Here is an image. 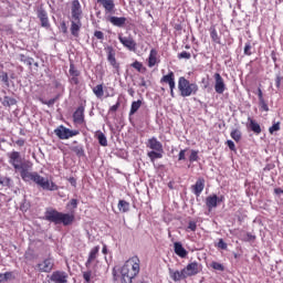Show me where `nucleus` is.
<instances>
[{
  "instance_id": "obj_57",
  "label": "nucleus",
  "mask_w": 283,
  "mask_h": 283,
  "mask_svg": "<svg viewBox=\"0 0 283 283\" xmlns=\"http://www.w3.org/2000/svg\"><path fill=\"white\" fill-rule=\"evenodd\" d=\"M43 105H48L49 107L51 105H54V103H56V99L55 98H51L49 101H42Z\"/></svg>"
},
{
  "instance_id": "obj_36",
  "label": "nucleus",
  "mask_w": 283,
  "mask_h": 283,
  "mask_svg": "<svg viewBox=\"0 0 283 283\" xmlns=\"http://www.w3.org/2000/svg\"><path fill=\"white\" fill-rule=\"evenodd\" d=\"M0 81L7 85V87H10V77L6 73V71H0Z\"/></svg>"
},
{
  "instance_id": "obj_58",
  "label": "nucleus",
  "mask_w": 283,
  "mask_h": 283,
  "mask_svg": "<svg viewBox=\"0 0 283 283\" xmlns=\"http://www.w3.org/2000/svg\"><path fill=\"white\" fill-rule=\"evenodd\" d=\"M24 63L29 67H32V64L34 63V60L32 57H28L27 60H24Z\"/></svg>"
},
{
  "instance_id": "obj_13",
  "label": "nucleus",
  "mask_w": 283,
  "mask_h": 283,
  "mask_svg": "<svg viewBox=\"0 0 283 283\" xmlns=\"http://www.w3.org/2000/svg\"><path fill=\"white\" fill-rule=\"evenodd\" d=\"M69 74H70V83L71 85H78V83H81V71H78L76 69V65H74V63H70V70H69Z\"/></svg>"
},
{
  "instance_id": "obj_56",
  "label": "nucleus",
  "mask_w": 283,
  "mask_h": 283,
  "mask_svg": "<svg viewBox=\"0 0 283 283\" xmlns=\"http://www.w3.org/2000/svg\"><path fill=\"white\" fill-rule=\"evenodd\" d=\"M275 85H276L277 90H280V87L282 86V76L277 75L275 77Z\"/></svg>"
},
{
  "instance_id": "obj_47",
  "label": "nucleus",
  "mask_w": 283,
  "mask_h": 283,
  "mask_svg": "<svg viewBox=\"0 0 283 283\" xmlns=\"http://www.w3.org/2000/svg\"><path fill=\"white\" fill-rule=\"evenodd\" d=\"M270 134H273L274 132H280V122L273 124L270 128H269Z\"/></svg>"
},
{
  "instance_id": "obj_54",
  "label": "nucleus",
  "mask_w": 283,
  "mask_h": 283,
  "mask_svg": "<svg viewBox=\"0 0 283 283\" xmlns=\"http://www.w3.org/2000/svg\"><path fill=\"white\" fill-rule=\"evenodd\" d=\"M3 275H4V280H7V282H8V280H14V272H6V273H3Z\"/></svg>"
},
{
  "instance_id": "obj_28",
  "label": "nucleus",
  "mask_w": 283,
  "mask_h": 283,
  "mask_svg": "<svg viewBox=\"0 0 283 283\" xmlns=\"http://www.w3.org/2000/svg\"><path fill=\"white\" fill-rule=\"evenodd\" d=\"M95 138L98 140V143L102 147H107V137L105 136V134L103 132L97 130L95 133Z\"/></svg>"
},
{
  "instance_id": "obj_30",
  "label": "nucleus",
  "mask_w": 283,
  "mask_h": 283,
  "mask_svg": "<svg viewBox=\"0 0 283 283\" xmlns=\"http://www.w3.org/2000/svg\"><path fill=\"white\" fill-rule=\"evenodd\" d=\"M142 106H143L142 99H137V101L133 102L130 105L129 116H134V114H136V112H138Z\"/></svg>"
},
{
  "instance_id": "obj_46",
  "label": "nucleus",
  "mask_w": 283,
  "mask_h": 283,
  "mask_svg": "<svg viewBox=\"0 0 283 283\" xmlns=\"http://www.w3.org/2000/svg\"><path fill=\"white\" fill-rule=\"evenodd\" d=\"M118 107H120V101H117L115 105L111 106L108 112L111 114H114V113L118 112Z\"/></svg>"
},
{
  "instance_id": "obj_9",
  "label": "nucleus",
  "mask_w": 283,
  "mask_h": 283,
  "mask_svg": "<svg viewBox=\"0 0 283 283\" xmlns=\"http://www.w3.org/2000/svg\"><path fill=\"white\" fill-rule=\"evenodd\" d=\"M200 271H202V268L200 266V263L196 261L188 263L187 266L184 268L186 277H193V275H198Z\"/></svg>"
},
{
  "instance_id": "obj_15",
  "label": "nucleus",
  "mask_w": 283,
  "mask_h": 283,
  "mask_svg": "<svg viewBox=\"0 0 283 283\" xmlns=\"http://www.w3.org/2000/svg\"><path fill=\"white\" fill-rule=\"evenodd\" d=\"M106 21L111 22L112 25L115 28H125V23H127V18L125 17H116V15H108Z\"/></svg>"
},
{
  "instance_id": "obj_60",
  "label": "nucleus",
  "mask_w": 283,
  "mask_h": 283,
  "mask_svg": "<svg viewBox=\"0 0 283 283\" xmlns=\"http://www.w3.org/2000/svg\"><path fill=\"white\" fill-rule=\"evenodd\" d=\"M258 96H259V102L264 101V95L262 93V88H258Z\"/></svg>"
},
{
  "instance_id": "obj_25",
  "label": "nucleus",
  "mask_w": 283,
  "mask_h": 283,
  "mask_svg": "<svg viewBox=\"0 0 283 283\" xmlns=\"http://www.w3.org/2000/svg\"><path fill=\"white\" fill-rule=\"evenodd\" d=\"M174 251L176 253V255H178L179 258H187V255H189V252L185 249V247H182V243L180 242H175L174 243Z\"/></svg>"
},
{
  "instance_id": "obj_45",
  "label": "nucleus",
  "mask_w": 283,
  "mask_h": 283,
  "mask_svg": "<svg viewBox=\"0 0 283 283\" xmlns=\"http://www.w3.org/2000/svg\"><path fill=\"white\" fill-rule=\"evenodd\" d=\"M178 59H186L189 60L191 59V53L187 52V51H182L181 53H178Z\"/></svg>"
},
{
  "instance_id": "obj_59",
  "label": "nucleus",
  "mask_w": 283,
  "mask_h": 283,
  "mask_svg": "<svg viewBox=\"0 0 283 283\" xmlns=\"http://www.w3.org/2000/svg\"><path fill=\"white\" fill-rule=\"evenodd\" d=\"M15 145H17L18 147H23V145H25V139L20 138V139H18V140H15Z\"/></svg>"
},
{
  "instance_id": "obj_16",
  "label": "nucleus",
  "mask_w": 283,
  "mask_h": 283,
  "mask_svg": "<svg viewBox=\"0 0 283 283\" xmlns=\"http://www.w3.org/2000/svg\"><path fill=\"white\" fill-rule=\"evenodd\" d=\"M67 273L63 271H55L51 275V282L54 283H67Z\"/></svg>"
},
{
  "instance_id": "obj_10",
  "label": "nucleus",
  "mask_w": 283,
  "mask_h": 283,
  "mask_svg": "<svg viewBox=\"0 0 283 283\" xmlns=\"http://www.w3.org/2000/svg\"><path fill=\"white\" fill-rule=\"evenodd\" d=\"M118 41L126 50H129V52H136V40H134L132 35L123 36V34H119Z\"/></svg>"
},
{
  "instance_id": "obj_50",
  "label": "nucleus",
  "mask_w": 283,
  "mask_h": 283,
  "mask_svg": "<svg viewBox=\"0 0 283 283\" xmlns=\"http://www.w3.org/2000/svg\"><path fill=\"white\" fill-rule=\"evenodd\" d=\"M259 105H260L261 109H263V112H269V105L266 104V102L264 99H261L259 102Z\"/></svg>"
},
{
  "instance_id": "obj_19",
  "label": "nucleus",
  "mask_w": 283,
  "mask_h": 283,
  "mask_svg": "<svg viewBox=\"0 0 283 283\" xmlns=\"http://www.w3.org/2000/svg\"><path fill=\"white\" fill-rule=\"evenodd\" d=\"M101 251V247L96 245L94 248L91 249L90 253H88V258L85 262V266L86 269H90V266H92V263L98 258V252Z\"/></svg>"
},
{
  "instance_id": "obj_1",
  "label": "nucleus",
  "mask_w": 283,
  "mask_h": 283,
  "mask_svg": "<svg viewBox=\"0 0 283 283\" xmlns=\"http://www.w3.org/2000/svg\"><path fill=\"white\" fill-rule=\"evenodd\" d=\"M8 158L9 165L20 174L24 182H34L44 191H59V186L54 181L39 175L36 171H30L32 169V163L23 161L21 153L13 150L8 154Z\"/></svg>"
},
{
  "instance_id": "obj_14",
  "label": "nucleus",
  "mask_w": 283,
  "mask_h": 283,
  "mask_svg": "<svg viewBox=\"0 0 283 283\" xmlns=\"http://www.w3.org/2000/svg\"><path fill=\"white\" fill-rule=\"evenodd\" d=\"M73 122L75 125H83L85 123V107L78 106L73 113Z\"/></svg>"
},
{
  "instance_id": "obj_63",
  "label": "nucleus",
  "mask_w": 283,
  "mask_h": 283,
  "mask_svg": "<svg viewBox=\"0 0 283 283\" xmlns=\"http://www.w3.org/2000/svg\"><path fill=\"white\" fill-rule=\"evenodd\" d=\"M8 282L6 280V275L3 273H0V283Z\"/></svg>"
},
{
  "instance_id": "obj_52",
  "label": "nucleus",
  "mask_w": 283,
  "mask_h": 283,
  "mask_svg": "<svg viewBox=\"0 0 283 283\" xmlns=\"http://www.w3.org/2000/svg\"><path fill=\"white\" fill-rule=\"evenodd\" d=\"M226 144L228 145L230 151H235V143H233V140L229 139L226 142Z\"/></svg>"
},
{
  "instance_id": "obj_8",
  "label": "nucleus",
  "mask_w": 283,
  "mask_h": 283,
  "mask_svg": "<svg viewBox=\"0 0 283 283\" xmlns=\"http://www.w3.org/2000/svg\"><path fill=\"white\" fill-rule=\"evenodd\" d=\"M39 273H52L54 270V258L48 256L42 262L36 264Z\"/></svg>"
},
{
  "instance_id": "obj_20",
  "label": "nucleus",
  "mask_w": 283,
  "mask_h": 283,
  "mask_svg": "<svg viewBox=\"0 0 283 283\" xmlns=\"http://www.w3.org/2000/svg\"><path fill=\"white\" fill-rule=\"evenodd\" d=\"M97 3L103 6L106 14H114L116 10V3H114V0H97Z\"/></svg>"
},
{
  "instance_id": "obj_3",
  "label": "nucleus",
  "mask_w": 283,
  "mask_h": 283,
  "mask_svg": "<svg viewBox=\"0 0 283 283\" xmlns=\"http://www.w3.org/2000/svg\"><path fill=\"white\" fill-rule=\"evenodd\" d=\"M83 7L81 6V1L73 0L71 2V34L73 36H78L81 32V28H83Z\"/></svg>"
},
{
  "instance_id": "obj_11",
  "label": "nucleus",
  "mask_w": 283,
  "mask_h": 283,
  "mask_svg": "<svg viewBox=\"0 0 283 283\" xmlns=\"http://www.w3.org/2000/svg\"><path fill=\"white\" fill-rule=\"evenodd\" d=\"M105 52L107 54V61L114 70H120V64L116 62V50H114V46L108 45L105 48Z\"/></svg>"
},
{
  "instance_id": "obj_38",
  "label": "nucleus",
  "mask_w": 283,
  "mask_h": 283,
  "mask_svg": "<svg viewBox=\"0 0 283 283\" xmlns=\"http://www.w3.org/2000/svg\"><path fill=\"white\" fill-rule=\"evenodd\" d=\"M72 151L74 153V154H76V156H85V150L83 149V147H81V146H74L73 148H72Z\"/></svg>"
},
{
  "instance_id": "obj_37",
  "label": "nucleus",
  "mask_w": 283,
  "mask_h": 283,
  "mask_svg": "<svg viewBox=\"0 0 283 283\" xmlns=\"http://www.w3.org/2000/svg\"><path fill=\"white\" fill-rule=\"evenodd\" d=\"M199 151L198 150H190V156H189V163H198L199 160V156H198Z\"/></svg>"
},
{
  "instance_id": "obj_62",
  "label": "nucleus",
  "mask_w": 283,
  "mask_h": 283,
  "mask_svg": "<svg viewBox=\"0 0 283 283\" xmlns=\"http://www.w3.org/2000/svg\"><path fill=\"white\" fill-rule=\"evenodd\" d=\"M139 87H147V81H145V77L142 78V82L139 83Z\"/></svg>"
},
{
  "instance_id": "obj_27",
  "label": "nucleus",
  "mask_w": 283,
  "mask_h": 283,
  "mask_svg": "<svg viewBox=\"0 0 283 283\" xmlns=\"http://www.w3.org/2000/svg\"><path fill=\"white\" fill-rule=\"evenodd\" d=\"M164 151L160 150H150L147 153L148 158L150 159V163H156V160L163 158Z\"/></svg>"
},
{
  "instance_id": "obj_41",
  "label": "nucleus",
  "mask_w": 283,
  "mask_h": 283,
  "mask_svg": "<svg viewBox=\"0 0 283 283\" xmlns=\"http://www.w3.org/2000/svg\"><path fill=\"white\" fill-rule=\"evenodd\" d=\"M197 229H198V223L196 221H189L186 231L196 232Z\"/></svg>"
},
{
  "instance_id": "obj_2",
  "label": "nucleus",
  "mask_w": 283,
  "mask_h": 283,
  "mask_svg": "<svg viewBox=\"0 0 283 283\" xmlns=\"http://www.w3.org/2000/svg\"><path fill=\"white\" fill-rule=\"evenodd\" d=\"M140 273V259L138 256L129 258L120 269V275L124 283H132V280Z\"/></svg>"
},
{
  "instance_id": "obj_17",
  "label": "nucleus",
  "mask_w": 283,
  "mask_h": 283,
  "mask_svg": "<svg viewBox=\"0 0 283 283\" xmlns=\"http://www.w3.org/2000/svg\"><path fill=\"white\" fill-rule=\"evenodd\" d=\"M38 19H40V23L42 28H50V18H48V11L40 7L38 9Z\"/></svg>"
},
{
  "instance_id": "obj_61",
  "label": "nucleus",
  "mask_w": 283,
  "mask_h": 283,
  "mask_svg": "<svg viewBox=\"0 0 283 283\" xmlns=\"http://www.w3.org/2000/svg\"><path fill=\"white\" fill-rule=\"evenodd\" d=\"M69 182H70V185H72V187H76V178L70 177Z\"/></svg>"
},
{
  "instance_id": "obj_23",
  "label": "nucleus",
  "mask_w": 283,
  "mask_h": 283,
  "mask_svg": "<svg viewBox=\"0 0 283 283\" xmlns=\"http://www.w3.org/2000/svg\"><path fill=\"white\" fill-rule=\"evenodd\" d=\"M169 275L174 282H180L181 280H187V275L185 274V270L174 271L169 269Z\"/></svg>"
},
{
  "instance_id": "obj_24",
  "label": "nucleus",
  "mask_w": 283,
  "mask_h": 283,
  "mask_svg": "<svg viewBox=\"0 0 283 283\" xmlns=\"http://www.w3.org/2000/svg\"><path fill=\"white\" fill-rule=\"evenodd\" d=\"M248 122L249 129H251L253 134H256V136H260V134H262V127L260 126V124L251 117H248Z\"/></svg>"
},
{
  "instance_id": "obj_29",
  "label": "nucleus",
  "mask_w": 283,
  "mask_h": 283,
  "mask_svg": "<svg viewBox=\"0 0 283 283\" xmlns=\"http://www.w3.org/2000/svg\"><path fill=\"white\" fill-rule=\"evenodd\" d=\"M130 205L128 201L120 199L117 205V209L120 213H127L129 211Z\"/></svg>"
},
{
  "instance_id": "obj_39",
  "label": "nucleus",
  "mask_w": 283,
  "mask_h": 283,
  "mask_svg": "<svg viewBox=\"0 0 283 283\" xmlns=\"http://www.w3.org/2000/svg\"><path fill=\"white\" fill-rule=\"evenodd\" d=\"M92 275H93L92 270H87V271L83 272L84 282H86V283L92 282Z\"/></svg>"
},
{
  "instance_id": "obj_35",
  "label": "nucleus",
  "mask_w": 283,
  "mask_h": 283,
  "mask_svg": "<svg viewBox=\"0 0 283 283\" xmlns=\"http://www.w3.org/2000/svg\"><path fill=\"white\" fill-rule=\"evenodd\" d=\"M130 66H133L134 70H137V72H147V67L143 66V63L139 61L133 62Z\"/></svg>"
},
{
  "instance_id": "obj_48",
  "label": "nucleus",
  "mask_w": 283,
  "mask_h": 283,
  "mask_svg": "<svg viewBox=\"0 0 283 283\" xmlns=\"http://www.w3.org/2000/svg\"><path fill=\"white\" fill-rule=\"evenodd\" d=\"M186 154H187V149H181L179 151V155H178V160H187V157H186Z\"/></svg>"
},
{
  "instance_id": "obj_26",
  "label": "nucleus",
  "mask_w": 283,
  "mask_h": 283,
  "mask_svg": "<svg viewBox=\"0 0 283 283\" xmlns=\"http://www.w3.org/2000/svg\"><path fill=\"white\" fill-rule=\"evenodd\" d=\"M158 63V51L156 49H151L148 55V67H155Z\"/></svg>"
},
{
  "instance_id": "obj_7",
  "label": "nucleus",
  "mask_w": 283,
  "mask_h": 283,
  "mask_svg": "<svg viewBox=\"0 0 283 283\" xmlns=\"http://www.w3.org/2000/svg\"><path fill=\"white\" fill-rule=\"evenodd\" d=\"M54 132L60 140H67L69 138H74V136H78V130H72L70 128H66L65 126H60Z\"/></svg>"
},
{
  "instance_id": "obj_32",
  "label": "nucleus",
  "mask_w": 283,
  "mask_h": 283,
  "mask_svg": "<svg viewBox=\"0 0 283 283\" xmlns=\"http://www.w3.org/2000/svg\"><path fill=\"white\" fill-rule=\"evenodd\" d=\"M93 94H95L96 98H103V96H105L103 84H98L95 87H93Z\"/></svg>"
},
{
  "instance_id": "obj_12",
  "label": "nucleus",
  "mask_w": 283,
  "mask_h": 283,
  "mask_svg": "<svg viewBox=\"0 0 283 283\" xmlns=\"http://www.w3.org/2000/svg\"><path fill=\"white\" fill-rule=\"evenodd\" d=\"M214 91L217 94H224L227 90V84H224V78H222V75L220 73H214Z\"/></svg>"
},
{
  "instance_id": "obj_55",
  "label": "nucleus",
  "mask_w": 283,
  "mask_h": 283,
  "mask_svg": "<svg viewBox=\"0 0 283 283\" xmlns=\"http://www.w3.org/2000/svg\"><path fill=\"white\" fill-rule=\"evenodd\" d=\"M2 32H7L8 34H12V25H3Z\"/></svg>"
},
{
  "instance_id": "obj_49",
  "label": "nucleus",
  "mask_w": 283,
  "mask_h": 283,
  "mask_svg": "<svg viewBox=\"0 0 283 283\" xmlns=\"http://www.w3.org/2000/svg\"><path fill=\"white\" fill-rule=\"evenodd\" d=\"M218 248L222 249L223 251H227V249H228L227 242H224L223 239H220L218 242Z\"/></svg>"
},
{
  "instance_id": "obj_34",
  "label": "nucleus",
  "mask_w": 283,
  "mask_h": 283,
  "mask_svg": "<svg viewBox=\"0 0 283 283\" xmlns=\"http://www.w3.org/2000/svg\"><path fill=\"white\" fill-rule=\"evenodd\" d=\"M2 105L4 107H12V105H17V99L14 97L4 96L2 101Z\"/></svg>"
},
{
  "instance_id": "obj_6",
  "label": "nucleus",
  "mask_w": 283,
  "mask_h": 283,
  "mask_svg": "<svg viewBox=\"0 0 283 283\" xmlns=\"http://www.w3.org/2000/svg\"><path fill=\"white\" fill-rule=\"evenodd\" d=\"M160 83L161 85H168L171 98H176V93L174 92L176 90V74L174 71H169L168 74L163 75Z\"/></svg>"
},
{
  "instance_id": "obj_51",
  "label": "nucleus",
  "mask_w": 283,
  "mask_h": 283,
  "mask_svg": "<svg viewBox=\"0 0 283 283\" xmlns=\"http://www.w3.org/2000/svg\"><path fill=\"white\" fill-rule=\"evenodd\" d=\"M94 36H96L98 41H103V39H105V33H103V31H95Z\"/></svg>"
},
{
  "instance_id": "obj_22",
  "label": "nucleus",
  "mask_w": 283,
  "mask_h": 283,
  "mask_svg": "<svg viewBox=\"0 0 283 283\" xmlns=\"http://www.w3.org/2000/svg\"><path fill=\"white\" fill-rule=\"evenodd\" d=\"M192 193L200 196L205 191V178L197 179L196 184L191 186Z\"/></svg>"
},
{
  "instance_id": "obj_21",
  "label": "nucleus",
  "mask_w": 283,
  "mask_h": 283,
  "mask_svg": "<svg viewBox=\"0 0 283 283\" xmlns=\"http://www.w3.org/2000/svg\"><path fill=\"white\" fill-rule=\"evenodd\" d=\"M206 207L209 212L218 207V195H211L206 198Z\"/></svg>"
},
{
  "instance_id": "obj_4",
  "label": "nucleus",
  "mask_w": 283,
  "mask_h": 283,
  "mask_svg": "<svg viewBox=\"0 0 283 283\" xmlns=\"http://www.w3.org/2000/svg\"><path fill=\"white\" fill-rule=\"evenodd\" d=\"M45 220L48 222H53V224H63V227H70V224H74V220L76 217L74 212L63 213L59 212L56 209L46 210Z\"/></svg>"
},
{
  "instance_id": "obj_53",
  "label": "nucleus",
  "mask_w": 283,
  "mask_h": 283,
  "mask_svg": "<svg viewBox=\"0 0 283 283\" xmlns=\"http://www.w3.org/2000/svg\"><path fill=\"white\" fill-rule=\"evenodd\" d=\"M60 30L63 32V34H67V24L65 23V21H62L60 23Z\"/></svg>"
},
{
  "instance_id": "obj_18",
  "label": "nucleus",
  "mask_w": 283,
  "mask_h": 283,
  "mask_svg": "<svg viewBox=\"0 0 283 283\" xmlns=\"http://www.w3.org/2000/svg\"><path fill=\"white\" fill-rule=\"evenodd\" d=\"M146 147L151 149V151H165L163 148V143L158 142V138L151 137L148 139Z\"/></svg>"
},
{
  "instance_id": "obj_42",
  "label": "nucleus",
  "mask_w": 283,
  "mask_h": 283,
  "mask_svg": "<svg viewBox=\"0 0 283 283\" xmlns=\"http://www.w3.org/2000/svg\"><path fill=\"white\" fill-rule=\"evenodd\" d=\"M78 207L77 199H71L70 202L66 205V209H76Z\"/></svg>"
},
{
  "instance_id": "obj_43",
  "label": "nucleus",
  "mask_w": 283,
  "mask_h": 283,
  "mask_svg": "<svg viewBox=\"0 0 283 283\" xmlns=\"http://www.w3.org/2000/svg\"><path fill=\"white\" fill-rule=\"evenodd\" d=\"M211 268L214 269V271H224V265L216 261L211 263Z\"/></svg>"
},
{
  "instance_id": "obj_5",
  "label": "nucleus",
  "mask_w": 283,
  "mask_h": 283,
  "mask_svg": "<svg viewBox=\"0 0 283 283\" xmlns=\"http://www.w3.org/2000/svg\"><path fill=\"white\" fill-rule=\"evenodd\" d=\"M178 90L182 98L196 96L198 94V84L189 82L185 76L178 78Z\"/></svg>"
},
{
  "instance_id": "obj_64",
  "label": "nucleus",
  "mask_w": 283,
  "mask_h": 283,
  "mask_svg": "<svg viewBox=\"0 0 283 283\" xmlns=\"http://www.w3.org/2000/svg\"><path fill=\"white\" fill-rule=\"evenodd\" d=\"M220 202H224V196L218 197V205H220Z\"/></svg>"
},
{
  "instance_id": "obj_31",
  "label": "nucleus",
  "mask_w": 283,
  "mask_h": 283,
  "mask_svg": "<svg viewBox=\"0 0 283 283\" xmlns=\"http://www.w3.org/2000/svg\"><path fill=\"white\" fill-rule=\"evenodd\" d=\"M230 136L232 140L240 143L242 140V130L234 128L231 130Z\"/></svg>"
},
{
  "instance_id": "obj_44",
  "label": "nucleus",
  "mask_w": 283,
  "mask_h": 283,
  "mask_svg": "<svg viewBox=\"0 0 283 283\" xmlns=\"http://www.w3.org/2000/svg\"><path fill=\"white\" fill-rule=\"evenodd\" d=\"M251 48L252 46L250 42L245 43L243 49V54H245V56H251V54H253V52H251Z\"/></svg>"
},
{
  "instance_id": "obj_33",
  "label": "nucleus",
  "mask_w": 283,
  "mask_h": 283,
  "mask_svg": "<svg viewBox=\"0 0 283 283\" xmlns=\"http://www.w3.org/2000/svg\"><path fill=\"white\" fill-rule=\"evenodd\" d=\"M210 39H212L213 43L220 44V35H218L216 27L210 28Z\"/></svg>"
},
{
  "instance_id": "obj_40",
  "label": "nucleus",
  "mask_w": 283,
  "mask_h": 283,
  "mask_svg": "<svg viewBox=\"0 0 283 283\" xmlns=\"http://www.w3.org/2000/svg\"><path fill=\"white\" fill-rule=\"evenodd\" d=\"M11 179L0 175V185L2 187H10Z\"/></svg>"
}]
</instances>
